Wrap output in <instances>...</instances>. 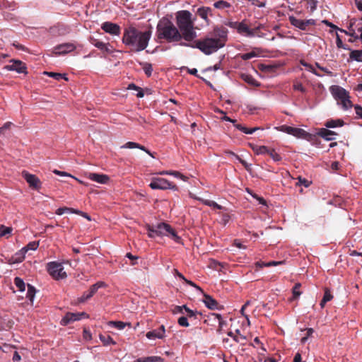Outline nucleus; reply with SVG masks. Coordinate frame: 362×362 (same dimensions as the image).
<instances>
[{"label":"nucleus","instance_id":"obj_1","mask_svg":"<svg viewBox=\"0 0 362 362\" xmlns=\"http://www.w3.org/2000/svg\"><path fill=\"white\" fill-rule=\"evenodd\" d=\"M156 36L160 42H176L180 46L181 43L185 42L177 26L170 19L165 17L162 18L156 25Z\"/></svg>","mask_w":362,"mask_h":362},{"label":"nucleus","instance_id":"obj_2","mask_svg":"<svg viewBox=\"0 0 362 362\" xmlns=\"http://www.w3.org/2000/svg\"><path fill=\"white\" fill-rule=\"evenodd\" d=\"M177 28L180 32L183 40L191 42L197 37L194 21L191 12L187 10L179 11L175 14Z\"/></svg>","mask_w":362,"mask_h":362},{"label":"nucleus","instance_id":"obj_3","mask_svg":"<svg viewBox=\"0 0 362 362\" xmlns=\"http://www.w3.org/2000/svg\"><path fill=\"white\" fill-rule=\"evenodd\" d=\"M151 37V30L140 32L134 28H129L125 29L122 40L135 51L140 52L146 48Z\"/></svg>","mask_w":362,"mask_h":362},{"label":"nucleus","instance_id":"obj_4","mask_svg":"<svg viewBox=\"0 0 362 362\" xmlns=\"http://www.w3.org/2000/svg\"><path fill=\"white\" fill-rule=\"evenodd\" d=\"M181 46L190 47L192 48H197L200 49L205 54H211L216 52L220 48H222L218 45L214 38L207 37L202 40H193L191 42H182Z\"/></svg>","mask_w":362,"mask_h":362},{"label":"nucleus","instance_id":"obj_5","mask_svg":"<svg viewBox=\"0 0 362 362\" xmlns=\"http://www.w3.org/2000/svg\"><path fill=\"white\" fill-rule=\"evenodd\" d=\"M330 91L334 98L342 105L344 110L352 107V103L349 100V93L342 87L339 86H332Z\"/></svg>","mask_w":362,"mask_h":362},{"label":"nucleus","instance_id":"obj_6","mask_svg":"<svg viewBox=\"0 0 362 362\" xmlns=\"http://www.w3.org/2000/svg\"><path fill=\"white\" fill-rule=\"evenodd\" d=\"M228 29L224 26H216L210 33V37L214 38L219 46L223 47L228 40Z\"/></svg>","mask_w":362,"mask_h":362},{"label":"nucleus","instance_id":"obj_7","mask_svg":"<svg viewBox=\"0 0 362 362\" xmlns=\"http://www.w3.org/2000/svg\"><path fill=\"white\" fill-rule=\"evenodd\" d=\"M149 187L153 189H171L177 190V187L173 183L169 182L168 180L162 177H153L149 184Z\"/></svg>","mask_w":362,"mask_h":362},{"label":"nucleus","instance_id":"obj_8","mask_svg":"<svg viewBox=\"0 0 362 362\" xmlns=\"http://www.w3.org/2000/svg\"><path fill=\"white\" fill-rule=\"evenodd\" d=\"M158 236L168 235L176 243H180L181 238L177 235L175 230L168 223H160L156 225Z\"/></svg>","mask_w":362,"mask_h":362},{"label":"nucleus","instance_id":"obj_9","mask_svg":"<svg viewBox=\"0 0 362 362\" xmlns=\"http://www.w3.org/2000/svg\"><path fill=\"white\" fill-rule=\"evenodd\" d=\"M47 270L49 274L55 279H64L66 274L64 271V267L61 263L51 262L47 264Z\"/></svg>","mask_w":362,"mask_h":362},{"label":"nucleus","instance_id":"obj_10","mask_svg":"<svg viewBox=\"0 0 362 362\" xmlns=\"http://www.w3.org/2000/svg\"><path fill=\"white\" fill-rule=\"evenodd\" d=\"M23 177L26 180L28 183L30 187L34 189H39L41 188V181L40 179L33 174H30L27 171L22 172Z\"/></svg>","mask_w":362,"mask_h":362},{"label":"nucleus","instance_id":"obj_11","mask_svg":"<svg viewBox=\"0 0 362 362\" xmlns=\"http://www.w3.org/2000/svg\"><path fill=\"white\" fill-rule=\"evenodd\" d=\"M90 42L93 46L101 50L105 57L112 53V45L109 42H104L94 37H90Z\"/></svg>","mask_w":362,"mask_h":362},{"label":"nucleus","instance_id":"obj_12","mask_svg":"<svg viewBox=\"0 0 362 362\" xmlns=\"http://www.w3.org/2000/svg\"><path fill=\"white\" fill-rule=\"evenodd\" d=\"M90 42L93 46L101 50L105 57L112 53V45L109 42H104L94 37H90Z\"/></svg>","mask_w":362,"mask_h":362},{"label":"nucleus","instance_id":"obj_13","mask_svg":"<svg viewBox=\"0 0 362 362\" xmlns=\"http://www.w3.org/2000/svg\"><path fill=\"white\" fill-rule=\"evenodd\" d=\"M90 42L93 46L101 50L105 57L112 53V45L109 42H104L94 37H90Z\"/></svg>","mask_w":362,"mask_h":362},{"label":"nucleus","instance_id":"obj_14","mask_svg":"<svg viewBox=\"0 0 362 362\" xmlns=\"http://www.w3.org/2000/svg\"><path fill=\"white\" fill-rule=\"evenodd\" d=\"M11 64L5 66V69L8 71H16V72L21 74H26L27 67L25 64L20 60L12 59L10 61Z\"/></svg>","mask_w":362,"mask_h":362},{"label":"nucleus","instance_id":"obj_15","mask_svg":"<svg viewBox=\"0 0 362 362\" xmlns=\"http://www.w3.org/2000/svg\"><path fill=\"white\" fill-rule=\"evenodd\" d=\"M76 46L72 43H64L59 45L54 48V52L56 54H65L74 51Z\"/></svg>","mask_w":362,"mask_h":362},{"label":"nucleus","instance_id":"obj_16","mask_svg":"<svg viewBox=\"0 0 362 362\" xmlns=\"http://www.w3.org/2000/svg\"><path fill=\"white\" fill-rule=\"evenodd\" d=\"M281 128L287 134H291L298 138L304 137L307 134L305 130L300 128L288 126H282Z\"/></svg>","mask_w":362,"mask_h":362},{"label":"nucleus","instance_id":"obj_17","mask_svg":"<svg viewBox=\"0 0 362 362\" xmlns=\"http://www.w3.org/2000/svg\"><path fill=\"white\" fill-rule=\"evenodd\" d=\"M362 25V17L359 20H356V18H351L350 20L349 25L348 27L349 32H345L346 34L349 35L352 37H354L355 39H358V36L356 35L355 33V29L354 27H355L357 30L358 31V27H360Z\"/></svg>","mask_w":362,"mask_h":362},{"label":"nucleus","instance_id":"obj_18","mask_svg":"<svg viewBox=\"0 0 362 362\" xmlns=\"http://www.w3.org/2000/svg\"><path fill=\"white\" fill-rule=\"evenodd\" d=\"M237 32L239 34L245 35L247 37H255V32L249 28L248 25L246 23L245 20L240 22Z\"/></svg>","mask_w":362,"mask_h":362},{"label":"nucleus","instance_id":"obj_19","mask_svg":"<svg viewBox=\"0 0 362 362\" xmlns=\"http://www.w3.org/2000/svg\"><path fill=\"white\" fill-rule=\"evenodd\" d=\"M87 177L92 181H94V182H96L100 183V184H105L110 180L109 177L106 175L98 174V173H89L87 175Z\"/></svg>","mask_w":362,"mask_h":362},{"label":"nucleus","instance_id":"obj_20","mask_svg":"<svg viewBox=\"0 0 362 362\" xmlns=\"http://www.w3.org/2000/svg\"><path fill=\"white\" fill-rule=\"evenodd\" d=\"M165 327L161 325L159 329L149 331L146 336L149 339H163L165 337Z\"/></svg>","mask_w":362,"mask_h":362},{"label":"nucleus","instance_id":"obj_21","mask_svg":"<svg viewBox=\"0 0 362 362\" xmlns=\"http://www.w3.org/2000/svg\"><path fill=\"white\" fill-rule=\"evenodd\" d=\"M228 336L230 337L235 341L241 345H245L247 343V337L242 334L239 329H236L235 332L231 331L228 332Z\"/></svg>","mask_w":362,"mask_h":362},{"label":"nucleus","instance_id":"obj_22","mask_svg":"<svg viewBox=\"0 0 362 362\" xmlns=\"http://www.w3.org/2000/svg\"><path fill=\"white\" fill-rule=\"evenodd\" d=\"M204 303L205 305L211 310L219 309L218 303L208 294H204Z\"/></svg>","mask_w":362,"mask_h":362},{"label":"nucleus","instance_id":"obj_23","mask_svg":"<svg viewBox=\"0 0 362 362\" xmlns=\"http://www.w3.org/2000/svg\"><path fill=\"white\" fill-rule=\"evenodd\" d=\"M318 135L327 141H332L335 139L334 136L337 135V134L326 128H322L319 130Z\"/></svg>","mask_w":362,"mask_h":362},{"label":"nucleus","instance_id":"obj_24","mask_svg":"<svg viewBox=\"0 0 362 362\" xmlns=\"http://www.w3.org/2000/svg\"><path fill=\"white\" fill-rule=\"evenodd\" d=\"M79 320H81V317H79V314L67 313L65 315V316L62 318L61 324L63 325H66L69 324L70 322H75V321H77Z\"/></svg>","mask_w":362,"mask_h":362},{"label":"nucleus","instance_id":"obj_25","mask_svg":"<svg viewBox=\"0 0 362 362\" xmlns=\"http://www.w3.org/2000/svg\"><path fill=\"white\" fill-rule=\"evenodd\" d=\"M289 21L291 24L302 30H306L308 26L305 23V20L298 19L294 16L289 17Z\"/></svg>","mask_w":362,"mask_h":362},{"label":"nucleus","instance_id":"obj_26","mask_svg":"<svg viewBox=\"0 0 362 362\" xmlns=\"http://www.w3.org/2000/svg\"><path fill=\"white\" fill-rule=\"evenodd\" d=\"M121 148H139L144 151H145L146 153L154 158L153 155L147 149L145 146L132 141H129L126 143L124 145L122 146Z\"/></svg>","mask_w":362,"mask_h":362},{"label":"nucleus","instance_id":"obj_27","mask_svg":"<svg viewBox=\"0 0 362 362\" xmlns=\"http://www.w3.org/2000/svg\"><path fill=\"white\" fill-rule=\"evenodd\" d=\"M344 124V122L341 119H328L325 122L324 125L327 128H335L337 127H343Z\"/></svg>","mask_w":362,"mask_h":362},{"label":"nucleus","instance_id":"obj_28","mask_svg":"<svg viewBox=\"0 0 362 362\" xmlns=\"http://www.w3.org/2000/svg\"><path fill=\"white\" fill-rule=\"evenodd\" d=\"M197 14L206 21H208V16L211 15V9L209 7H201L197 9Z\"/></svg>","mask_w":362,"mask_h":362},{"label":"nucleus","instance_id":"obj_29","mask_svg":"<svg viewBox=\"0 0 362 362\" xmlns=\"http://www.w3.org/2000/svg\"><path fill=\"white\" fill-rule=\"evenodd\" d=\"M25 253L26 250L22 248L12 257V263H19L23 262L25 259Z\"/></svg>","mask_w":362,"mask_h":362},{"label":"nucleus","instance_id":"obj_30","mask_svg":"<svg viewBox=\"0 0 362 362\" xmlns=\"http://www.w3.org/2000/svg\"><path fill=\"white\" fill-rule=\"evenodd\" d=\"M164 359L160 356H148L139 358L135 361V362H163Z\"/></svg>","mask_w":362,"mask_h":362},{"label":"nucleus","instance_id":"obj_31","mask_svg":"<svg viewBox=\"0 0 362 362\" xmlns=\"http://www.w3.org/2000/svg\"><path fill=\"white\" fill-rule=\"evenodd\" d=\"M241 78L251 86L258 87L260 85L251 75L243 74L241 75Z\"/></svg>","mask_w":362,"mask_h":362},{"label":"nucleus","instance_id":"obj_32","mask_svg":"<svg viewBox=\"0 0 362 362\" xmlns=\"http://www.w3.org/2000/svg\"><path fill=\"white\" fill-rule=\"evenodd\" d=\"M349 59L351 61L362 62V49L351 50L349 54Z\"/></svg>","mask_w":362,"mask_h":362},{"label":"nucleus","instance_id":"obj_33","mask_svg":"<svg viewBox=\"0 0 362 362\" xmlns=\"http://www.w3.org/2000/svg\"><path fill=\"white\" fill-rule=\"evenodd\" d=\"M259 69L264 73L272 74L276 71V69H277V66L272 64H261L259 66Z\"/></svg>","mask_w":362,"mask_h":362},{"label":"nucleus","instance_id":"obj_34","mask_svg":"<svg viewBox=\"0 0 362 362\" xmlns=\"http://www.w3.org/2000/svg\"><path fill=\"white\" fill-rule=\"evenodd\" d=\"M44 74L47 75L49 77H52L57 81H59L62 78L64 79L65 81H68V78L66 77V74H62L56 73V72H48V71H45Z\"/></svg>","mask_w":362,"mask_h":362},{"label":"nucleus","instance_id":"obj_35","mask_svg":"<svg viewBox=\"0 0 362 362\" xmlns=\"http://www.w3.org/2000/svg\"><path fill=\"white\" fill-rule=\"evenodd\" d=\"M185 312L187 313V317L189 318L191 320H196L198 318V316L202 317V313L198 311H193L189 309L188 307L185 308Z\"/></svg>","mask_w":362,"mask_h":362},{"label":"nucleus","instance_id":"obj_36","mask_svg":"<svg viewBox=\"0 0 362 362\" xmlns=\"http://www.w3.org/2000/svg\"><path fill=\"white\" fill-rule=\"evenodd\" d=\"M105 286H106V284L105 282L98 281L97 283H95V284L92 285L90 287L89 291H90V293H92V295L93 296L100 288L105 287Z\"/></svg>","mask_w":362,"mask_h":362},{"label":"nucleus","instance_id":"obj_37","mask_svg":"<svg viewBox=\"0 0 362 362\" xmlns=\"http://www.w3.org/2000/svg\"><path fill=\"white\" fill-rule=\"evenodd\" d=\"M214 6L218 9L228 8L231 6L230 4L226 1H218L214 4Z\"/></svg>","mask_w":362,"mask_h":362},{"label":"nucleus","instance_id":"obj_38","mask_svg":"<svg viewBox=\"0 0 362 362\" xmlns=\"http://www.w3.org/2000/svg\"><path fill=\"white\" fill-rule=\"evenodd\" d=\"M36 293V290L34 286L30 284H28V291L26 294V297L33 303L35 295Z\"/></svg>","mask_w":362,"mask_h":362},{"label":"nucleus","instance_id":"obj_39","mask_svg":"<svg viewBox=\"0 0 362 362\" xmlns=\"http://www.w3.org/2000/svg\"><path fill=\"white\" fill-rule=\"evenodd\" d=\"M146 228L148 230V237L153 238L156 236H158L156 226L147 225Z\"/></svg>","mask_w":362,"mask_h":362},{"label":"nucleus","instance_id":"obj_40","mask_svg":"<svg viewBox=\"0 0 362 362\" xmlns=\"http://www.w3.org/2000/svg\"><path fill=\"white\" fill-rule=\"evenodd\" d=\"M253 151L255 153L258 155L268 154L269 148L265 146H256L255 148H252Z\"/></svg>","mask_w":362,"mask_h":362},{"label":"nucleus","instance_id":"obj_41","mask_svg":"<svg viewBox=\"0 0 362 362\" xmlns=\"http://www.w3.org/2000/svg\"><path fill=\"white\" fill-rule=\"evenodd\" d=\"M100 339L104 346L109 345L112 342L111 337L107 334H100Z\"/></svg>","mask_w":362,"mask_h":362},{"label":"nucleus","instance_id":"obj_42","mask_svg":"<svg viewBox=\"0 0 362 362\" xmlns=\"http://www.w3.org/2000/svg\"><path fill=\"white\" fill-rule=\"evenodd\" d=\"M268 155L275 161L279 162L281 160L282 158L281 156L276 152V151L274 148H269Z\"/></svg>","mask_w":362,"mask_h":362},{"label":"nucleus","instance_id":"obj_43","mask_svg":"<svg viewBox=\"0 0 362 362\" xmlns=\"http://www.w3.org/2000/svg\"><path fill=\"white\" fill-rule=\"evenodd\" d=\"M14 284L20 291H24L25 289V284L24 281L19 277L14 279Z\"/></svg>","mask_w":362,"mask_h":362},{"label":"nucleus","instance_id":"obj_44","mask_svg":"<svg viewBox=\"0 0 362 362\" xmlns=\"http://www.w3.org/2000/svg\"><path fill=\"white\" fill-rule=\"evenodd\" d=\"M301 287V284L300 283H296L294 286L292 288V293H293V298L294 299L298 298L300 294L301 291H300V288Z\"/></svg>","mask_w":362,"mask_h":362},{"label":"nucleus","instance_id":"obj_45","mask_svg":"<svg viewBox=\"0 0 362 362\" xmlns=\"http://www.w3.org/2000/svg\"><path fill=\"white\" fill-rule=\"evenodd\" d=\"M102 29L111 35H113V23L111 22H105L102 25Z\"/></svg>","mask_w":362,"mask_h":362},{"label":"nucleus","instance_id":"obj_46","mask_svg":"<svg viewBox=\"0 0 362 362\" xmlns=\"http://www.w3.org/2000/svg\"><path fill=\"white\" fill-rule=\"evenodd\" d=\"M13 230L11 227H6L4 225H0V236H6L11 234Z\"/></svg>","mask_w":362,"mask_h":362},{"label":"nucleus","instance_id":"obj_47","mask_svg":"<svg viewBox=\"0 0 362 362\" xmlns=\"http://www.w3.org/2000/svg\"><path fill=\"white\" fill-rule=\"evenodd\" d=\"M38 246H39L38 241H33V242H30L26 246L23 247V249L26 250V252H27L28 250H37Z\"/></svg>","mask_w":362,"mask_h":362},{"label":"nucleus","instance_id":"obj_48","mask_svg":"<svg viewBox=\"0 0 362 362\" xmlns=\"http://www.w3.org/2000/svg\"><path fill=\"white\" fill-rule=\"evenodd\" d=\"M128 327L129 328L131 327V323L129 322H123L121 321H115V328L117 329H123L124 327Z\"/></svg>","mask_w":362,"mask_h":362},{"label":"nucleus","instance_id":"obj_49","mask_svg":"<svg viewBox=\"0 0 362 362\" xmlns=\"http://www.w3.org/2000/svg\"><path fill=\"white\" fill-rule=\"evenodd\" d=\"M93 296L90 293V291H85L83 295L78 298L79 303H84L85 301L89 300Z\"/></svg>","mask_w":362,"mask_h":362},{"label":"nucleus","instance_id":"obj_50","mask_svg":"<svg viewBox=\"0 0 362 362\" xmlns=\"http://www.w3.org/2000/svg\"><path fill=\"white\" fill-rule=\"evenodd\" d=\"M143 69L145 72V74H146L147 76H151V74H152V71H153V67H152V65L151 64H149V63H144L143 64Z\"/></svg>","mask_w":362,"mask_h":362},{"label":"nucleus","instance_id":"obj_51","mask_svg":"<svg viewBox=\"0 0 362 362\" xmlns=\"http://www.w3.org/2000/svg\"><path fill=\"white\" fill-rule=\"evenodd\" d=\"M74 211H76L75 209H73V208H69V207H61V208H59L57 211H56V214L57 215H62L63 214H64L65 212H70V213H73L74 214Z\"/></svg>","mask_w":362,"mask_h":362},{"label":"nucleus","instance_id":"obj_52","mask_svg":"<svg viewBox=\"0 0 362 362\" xmlns=\"http://www.w3.org/2000/svg\"><path fill=\"white\" fill-rule=\"evenodd\" d=\"M257 56V54L252 51V52H248V53H245V54H240V58L243 59V60H249L253 57H255Z\"/></svg>","mask_w":362,"mask_h":362},{"label":"nucleus","instance_id":"obj_53","mask_svg":"<svg viewBox=\"0 0 362 362\" xmlns=\"http://www.w3.org/2000/svg\"><path fill=\"white\" fill-rule=\"evenodd\" d=\"M293 88L294 90L300 91L302 93L306 92V89L303 87V84L298 81L294 82Z\"/></svg>","mask_w":362,"mask_h":362},{"label":"nucleus","instance_id":"obj_54","mask_svg":"<svg viewBox=\"0 0 362 362\" xmlns=\"http://www.w3.org/2000/svg\"><path fill=\"white\" fill-rule=\"evenodd\" d=\"M177 322L179 325L185 327H187L189 326V322L187 317L182 316L178 318Z\"/></svg>","mask_w":362,"mask_h":362},{"label":"nucleus","instance_id":"obj_55","mask_svg":"<svg viewBox=\"0 0 362 362\" xmlns=\"http://www.w3.org/2000/svg\"><path fill=\"white\" fill-rule=\"evenodd\" d=\"M333 298V296L331 294L328 288L325 289V293L323 296L324 302L330 301Z\"/></svg>","mask_w":362,"mask_h":362},{"label":"nucleus","instance_id":"obj_56","mask_svg":"<svg viewBox=\"0 0 362 362\" xmlns=\"http://www.w3.org/2000/svg\"><path fill=\"white\" fill-rule=\"evenodd\" d=\"M311 182L308 181L305 178H302L301 177H298V182L296 183L297 185H304L305 187L310 186Z\"/></svg>","mask_w":362,"mask_h":362},{"label":"nucleus","instance_id":"obj_57","mask_svg":"<svg viewBox=\"0 0 362 362\" xmlns=\"http://www.w3.org/2000/svg\"><path fill=\"white\" fill-rule=\"evenodd\" d=\"M314 330L313 328L306 329V335L301 339V343L305 344L308 337L313 334Z\"/></svg>","mask_w":362,"mask_h":362},{"label":"nucleus","instance_id":"obj_58","mask_svg":"<svg viewBox=\"0 0 362 362\" xmlns=\"http://www.w3.org/2000/svg\"><path fill=\"white\" fill-rule=\"evenodd\" d=\"M239 24H240V22H237V21H228V22L225 23L226 25H227L231 28L235 29L236 30H238Z\"/></svg>","mask_w":362,"mask_h":362},{"label":"nucleus","instance_id":"obj_59","mask_svg":"<svg viewBox=\"0 0 362 362\" xmlns=\"http://www.w3.org/2000/svg\"><path fill=\"white\" fill-rule=\"evenodd\" d=\"M55 175H59V176H64V177H72V178H74V177H73L72 175H71L69 173H66V172H64V171H60V170H54L52 171Z\"/></svg>","mask_w":362,"mask_h":362},{"label":"nucleus","instance_id":"obj_60","mask_svg":"<svg viewBox=\"0 0 362 362\" xmlns=\"http://www.w3.org/2000/svg\"><path fill=\"white\" fill-rule=\"evenodd\" d=\"M170 175H173L176 177L180 178V179L183 180L184 181H186L187 179V177L185 175L181 174L178 171H170Z\"/></svg>","mask_w":362,"mask_h":362},{"label":"nucleus","instance_id":"obj_61","mask_svg":"<svg viewBox=\"0 0 362 362\" xmlns=\"http://www.w3.org/2000/svg\"><path fill=\"white\" fill-rule=\"evenodd\" d=\"M354 109L356 114V117L362 118V107L358 105H356L354 106Z\"/></svg>","mask_w":362,"mask_h":362},{"label":"nucleus","instance_id":"obj_62","mask_svg":"<svg viewBox=\"0 0 362 362\" xmlns=\"http://www.w3.org/2000/svg\"><path fill=\"white\" fill-rule=\"evenodd\" d=\"M263 28V25L262 24H259L257 27L251 29L255 32V36L257 35L258 37H262V35L260 34L259 30Z\"/></svg>","mask_w":362,"mask_h":362},{"label":"nucleus","instance_id":"obj_63","mask_svg":"<svg viewBox=\"0 0 362 362\" xmlns=\"http://www.w3.org/2000/svg\"><path fill=\"white\" fill-rule=\"evenodd\" d=\"M74 214H78V215H81L83 217L86 218L88 221L91 220L90 216L88 214H86L85 212H83L81 211H79L78 209H76V211H74Z\"/></svg>","mask_w":362,"mask_h":362},{"label":"nucleus","instance_id":"obj_64","mask_svg":"<svg viewBox=\"0 0 362 362\" xmlns=\"http://www.w3.org/2000/svg\"><path fill=\"white\" fill-rule=\"evenodd\" d=\"M185 308H187V305H182V306H175L174 310H173V313H182L183 312V310H185Z\"/></svg>","mask_w":362,"mask_h":362}]
</instances>
